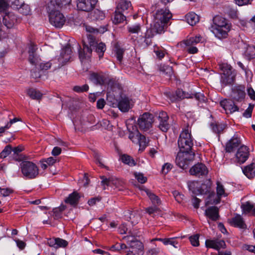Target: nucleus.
<instances>
[{"label":"nucleus","instance_id":"nucleus-1","mask_svg":"<svg viewBox=\"0 0 255 255\" xmlns=\"http://www.w3.org/2000/svg\"><path fill=\"white\" fill-rule=\"evenodd\" d=\"M172 17V13L166 8L157 10L154 14L153 23L151 25L149 31H152L153 34L161 33L164 31V28L167 27Z\"/></svg>","mask_w":255,"mask_h":255},{"label":"nucleus","instance_id":"nucleus-2","mask_svg":"<svg viewBox=\"0 0 255 255\" xmlns=\"http://www.w3.org/2000/svg\"><path fill=\"white\" fill-rule=\"evenodd\" d=\"M212 20L213 24L210 28L211 31L219 39L226 38L231 30V23L228 19L219 15L215 16Z\"/></svg>","mask_w":255,"mask_h":255},{"label":"nucleus","instance_id":"nucleus-3","mask_svg":"<svg viewBox=\"0 0 255 255\" xmlns=\"http://www.w3.org/2000/svg\"><path fill=\"white\" fill-rule=\"evenodd\" d=\"M83 27L86 31L89 33L87 34V41L83 40V49L79 51V56L80 59H84L88 54L90 55L92 52V46H93L95 43V35L99 33L97 28L93 27L91 26L84 24Z\"/></svg>","mask_w":255,"mask_h":255},{"label":"nucleus","instance_id":"nucleus-4","mask_svg":"<svg viewBox=\"0 0 255 255\" xmlns=\"http://www.w3.org/2000/svg\"><path fill=\"white\" fill-rule=\"evenodd\" d=\"M177 142L180 151L193 152L192 151L194 145L193 138L191 135V129L188 126L183 128L181 132Z\"/></svg>","mask_w":255,"mask_h":255},{"label":"nucleus","instance_id":"nucleus-5","mask_svg":"<svg viewBox=\"0 0 255 255\" xmlns=\"http://www.w3.org/2000/svg\"><path fill=\"white\" fill-rule=\"evenodd\" d=\"M23 177L26 179L36 178L39 174V168L35 163L30 161H23L19 165Z\"/></svg>","mask_w":255,"mask_h":255},{"label":"nucleus","instance_id":"nucleus-6","mask_svg":"<svg viewBox=\"0 0 255 255\" xmlns=\"http://www.w3.org/2000/svg\"><path fill=\"white\" fill-rule=\"evenodd\" d=\"M50 23L56 28L62 27L66 21L64 15L55 8H50L47 7Z\"/></svg>","mask_w":255,"mask_h":255},{"label":"nucleus","instance_id":"nucleus-7","mask_svg":"<svg viewBox=\"0 0 255 255\" xmlns=\"http://www.w3.org/2000/svg\"><path fill=\"white\" fill-rule=\"evenodd\" d=\"M132 237L125 236L124 239L126 240L129 247L132 248V251H129L127 255H140V253L142 251L140 250L142 247V244L140 242L137 241L135 237H137V234L136 233H131Z\"/></svg>","mask_w":255,"mask_h":255},{"label":"nucleus","instance_id":"nucleus-8","mask_svg":"<svg viewBox=\"0 0 255 255\" xmlns=\"http://www.w3.org/2000/svg\"><path fill=\"white\" fill-rule=\"evenodd\" d=\"M194 152H182L180 151L178 153L175 162L176 164L181 168L186 169L190 162L193 161L195 158Z\"/></svg>","mask_w":255,"mask_h":255},{"label":"nucleus","instance_id":"nucleus-9","mask_svg":"<svg viewBox=\"0 0 255 255\" xmlns=\"http://www.w3.org/2000/svg\"><path fill=\"white\" fill-rule=\"evenodd\" d=\"M203 38L200 35L190 37L183 41L186 45L187 52L189 54H196L198 52V49L196 46L197 44L202 42Z\"/></svg>","mask_w":255,"mask_h":255},{"label":"nucleus","instance_id":"nucleus-10","mask_svg":"<svg viewBox=\"0 0 255 255\" xmlns=\"http://www.w3.org/2000/svg\"><path fill=\"white\" fill-rule=\"evenodd\" d=\"M153 122V115L149 113H144L138 118L137 125L141 130L147 131L151 128Z\"/></svg>","mask_w":255,"mask_h":255},{"label":"nucleus","instance_id":"nucleus-11","mask_svg":"<svg viewBox=\"0 0 255 255\" xmlns=\"http://www.w3.org/2000/svg\"><path fill=\"white\" fill-rule=\"evenodd\" d=\"M98 0H78L77 7L78 10L89 12L93 10Z\"/></svg>","mask_w":255,"mask_h":255},{"label":"nucleus","instance_id":"nucleus-12","mask_svg":"<svg viewBox=\"0 0 255 255\" xmlns=\"http://www.w3.org/2000/svg\"><path fill=\"white\" fill-rule=\"evenodd\" d=\"M249 148L247 146L242 145L238 148L236 154V161L240 164H243L249 158Z\"/></svg>","mask_w":255,"mask_h":255},{"label":"nucleus","instance_id":"nucleus-13","mask_svg":"<svg viewBox=\"0 0 255 255\" xmlns=\"http://www.w3.org/2000/svg\"><path fill=\"white\" fill-rule=\"evenodd\" d=\"M157 119L158 121V128L163 132H167L170 126L168 123L169 117L165 112H159Z\"/></svg>","mask_w":255,"mask_h":255},{"label":"nucleus","instance_id":"nucleus-14","mask_svg":"<svg viewBox=\"0 0 255 255\" xmlns=\"http://www.w3.org/2000/svg\"><path fill=\"white\" fill-rule=\"evenodd\" d=\"M72 56V50L71 46L67 44L61 50L60 54L58 58L60 64L62 66L68 62Z\"/></svg>","mask_w":255,"mask_h":255},{"label":"nucleus","instance_id":"nucleus-15","mask_svg":"<svg viewBox=\"0 0 255 255\" xmlns=\"http://www.w3.org/2000/svg\"><path fill=\"white\" fill-rule=\"evenodd\" d=\"M189 172L192 175L200 177L207 175L208 170L204 164L200 163L192 166L190 169Z\"/></svg>","mask_w":255,"mask_h":255},{"label":"nucleus","instance_id":"nucleus-16","mask_svg":"<svg viewBox=\"0 0 255 255\" xmlns=\"http://www.w3.org/2000/svg\"><path fill=\"white\" fill-rule=\"evenodd\" d=\"M90 80L95 85H102L107 82L108 79L106 75L102 73L92 72L89 75Z\"/></svg>","mask_w":255,"mask_h":255},{"label":"nucleus","instance_id":"nucleus-17","mask_svg":"<svg viewBox=\"0 0 255 255\" xmlns=\"http://www.w3.org/2000/svg\"><path fill=\"white\" fill-rule=\"evenodd\" d=\"M101 179H102L101 182L102 185L104 187V189H106V186H109L114 185L116 187H120L123 186L124 182L115 177H110L109 178H106L105 176H101Z\"/></svg>","mask_w":255,"mask_h":255},{"label":"nucleus","instance_id":"nucleus-18","mask_svg":"<svg viewBox=\"0 0 255 255\" xmlns=\"http://www.w3.org/2000/svg\"><path fill=\"white\" fill-rule=\"evenodd\" d=\"M245 87L242 86H235L232 89V97L237 102H241L245 97Z\"/></svg>","mask_w":255,"mask_h":255},{"label":"nucleus","instance_id":"nucleus-19","mask_svg":"<svg viewBox=\"0 0 255 255\" xmlns=\"http://www.w3.org/2000/svg\"><path fill=\"white\" fill-rule=\"evenodd\" d=\"M221 106L225 110L227 114H232L239 111V108L234 102L230 100L225 99L220 102Z\"/></svg>","mask_w":255,"mask_h":255},{"label":"nucleus","instance_id":"nucleus-20","mask_svg":"<svg viewBox=\"0 0 255 255\" xmlns=\"http://www.w3.org/2000/svg\"><path fill=\"white\" fill-rule=\"evenodd\" d=\"M118 108L123 112H127L133 106L131 100L126 96H121L118 102Z\"/></svg>","mask_w":255,"mask_h":255},{"label":"nucleus","instance_id":"nucleus-21","mask_svg":"<svg viewBox=\"0 0 255 255\" xmlns=\"http://www.w3.org/2000/svg\"><path fill=\"white\" fill-rule=\"evenodd\" d=\"M207 248H212L216 250H220L221 248H225L226 244L222 240H207L205 242Z\"/></svg>","mask_w":255,"mask_h":255},{"label":"nucleus","instance_id":"nucleus-22","mask_svg":"<svg viewBox=\"0 0 255 255\" xmlns=\"http://www.w3.org/2000/svg\"><path fill=\"white\" fill-rule=\"evenodd\" d=\"M241 143V139L239 137L234 136L226 145L225 150L227 152H232L234 151Z\"/></svg>","mask_w":255,"mask_h":255},{"label":"nucleus","instance_id":"nucleus-23","mask_svg":"<svg viewBox=\"0 0 255 255\" xmlns=\"http://www.w3.org/2000/svg\"><path fill=\"white\" fill-rule=\"evenodd\" d=\"M16 21V17L12 12H5L3 17V23L7 28H12Z\"/></svg>","mask_w":255,"mask_h":255},{"label":"nucleus","instance_id":"nucleus-24","mask_svg":"<svg viewBox=\"0 0 255 255\" xmlns=\"http://www.w3.org/2000/svg\"><path fill=\"white\" fill-rule=\"evenodd\" d=\"M205 215L209 220L216 221L219 218V209L216 206L208 207L205 210Z\"/></svg>","mask_w":255,"mask_h":255},{"label":"nucleus","instance_id":"nucleus-25","mask_svg":"<svg viewBox=\"0 0 255 255\" xmlns=\"http://www.w3.org/2000/svg\"><path fill=\"white\" fill-rule=\"evenodd\" d=\"M242 168L243 173L248 178L251 179L255 177V161Z\"/></svg>","mask_w":255,"mask_h":255},{"label":"nucleus","instance_id":"nucleus-26","mask_svg":"<svg viewBox=\"0 0 255 255\" xmlns=\"http://www.w3.org/2000/svg\"><path fill=\"white\" fill-rule=\"evenodd\" d=\"M241 208L243 214L255 216V206L249 201L242 203Z\"/></svg>","mask_w":255,"mask_h":255},{"label":"nucleus","instance_id":"nucleus-27","mask_svg":"<svg viewBox=\"0 0 255 255\" xmlns=\"http://www.w3.org/2000/svg\"><path fill=\"white\" fill-rule=\"evenodd\" d=\"M23 149V146L21 145L15 147L13 148H12V158L15 161L22 162L25 159V156L21 153Z\"/></svg>","mask_w":255,"mask_h":255},{"label":"nucleus","instance_id":"nucleus-28","mask_svg":"<svg viewBox=\"0 0 255 255\" xmlns=\"http://www.w3.org/2000/svg\"><path fill=\"white\" fill-rule=\"evenodd\" d=\"M185 98H193V96L191 94L186 93L181 89H177L175 93L173 94V97H170V100L173 102Z\"/></svg>","mask_w":255,"mask_h":255},{"label":"nucleus","instance_id":"nucleus-29","mask_svg":"<svg viewBox=\"0 0 255 255\" xmlns=\"http://www.w3.org/2000/svg\"><path fill=\"white\" fill-rule=\"evenodd\" d=\"M132 9L131 2L128 0H119L117 2V9L123 12H127Z\"/></svg>","mask_w":255,"mask_h":255},{"label":"nucleus","instance_id":"nucleus-30","mask_svg":"<svg viewBox=\"0 0 255 255\" xmlns=\"http://www.w3.org/2000/svg\"><path fill=\"white\" fill-rule=\"evenodd\" d=\"M80 196L77 192H73L69 194L68 197L65 199V202L70 205L75 207L79 203Z\"/></svg>","mask_w":255,"mask_h":255},{"label":"nucleus","instance_id":"nucleus-31","mask_svg":"<svg viewBox=\"0 0 255 255\" xmlns=\"http://www.w3.org/2000/svg\"><path fill=\"white\" fill-rule=\"evenodd\" d=\"M71 0H52L48 3V5L50 8H55L58 9L63 6L70 3Z\"/></svg>","mask_w":255,"mask_h":255},{"label":"nucleus","instance_id":"nucleus-32","mask_svg":"<svg viewBox=\"0 0 255 255\" xmlns=\"http://www.w3.org/2000/svg\"><path fill=\"white\" fill-rule=\"evenodd\" d=\"M231 224L235 227L241 229H245L246 228V225L243 220V218L240 215H237L233 217L231 221Z\"/></svg>","mask_w":255,"mask_h":255},{"label":"nucleus","instance_id":"nucleus-33","mask_svg":"<svg viewBox=\"0 0 255 255\" xmlns=\"http://www.w3.org/2000/svg\"><path fill=\"white\" fill-rule=\"evenodd\" d=\"M235 79V75L233 73L230 74H222L221 79V82L224 86L232 84Z\"/></svg>","mask_w":255,"mask_h":255},{"label":"nucleus","instance_id":"nucleus-34","mask_svg":"<svg viewBox=\"0 0 255 255\" xmlns=\"http://www.w3.org/2000/svg\"><path fill=\"white\" fill-rule=\"evenodd\" d=\"M212 186V182L210 180H206L198 187L197 191L201 194H206L210 192Z\"/></svg>","mask_w":255,"mask_h":255},{"label":"nucleus","instance_id":"nucleus-35","mask_svg":"<svg viewBox=\"0 0 255 255\" xmlns=\"http://www.w3.org/2000/svg\"><path fill=\"white\" fill-rule=\"evenodd\" d=\"M187 22L191 25H194L199 21V17L195 13L191 12L185 15Z\"/></svg>","mask_w":255,"mask_h":255},{"label":"nucleus","instance_id":"nucleus-36","mask_svg":"<svg viewBox=\"0 0 255 255\" xmlns=\"http://www.w3.org/2000/svg\"><path fill=\"white\" fill-rule=\"evenodd\" d=\"M144 191L154 205L157 206L161 204V201L159 197L153 192H152L151 191L146 189L144 190Z\"/></svg>","mask_w":255,"mask_h":255},{"label":"nucleus","instance_id":"nucleus-37","mask_svg":"<svg viewBox=\"0 0 255 255\" xmlns=\"http://www.w3.org/2000/svg\"><path fill=\"white\" fill-rule=\"evenodd\" d=\"M93 47H95V51L99 55V58H102L106 50V46L105 44L103 42L97 44L96 41H95V44Z\"/></svg>","mask_w":255,"mask_h":255},{"label":"nucleus","instance_id":"nucleus-38","mask_svg":"<svg viewBox=\"0 0 255 255\" xmlns=\"http://www.w3.org/2000/svg\"><path fill=\"white\" fill-rule=\"evenodd\" d=\"M120 159L124 163L129 166H134L136 164L134 159L131 156L127 154H122L120 157Z\"/></svg>","mask_w":255,"mask_h":255},{"label":"nucleus","instance_id":"nucleus-39","mask_svg":"<svg viewBox=\"0 0 255 255\" xmlns=\"http://www.w3.org/2000/svg\"><path fill=\"white\" fill-rule=\"evenodd\" d=\"M66 206L61 205L58 208H55L53 210V216L54 219H59L62 217V212L66 209Z\"/></svg>","mask_w":255,"mask_h":255},{"label":"nucleus","instance_id":"nucleus-40","mask_svg":"<svg viewBox=\"0 0 255 255\" xmlns=\"http://www.w3.org/2000/svg\"><path fill=\"white\" fill-rule=\"evenodd\" d=\"M27 93L31 99L34 100H39L42 96L40 91L33 88L28 90Z\"/></svg>","mask_w":255,"mask_h":255},{"label":"nucleus","instance_id":"nucleus-41","mask_svg":"<svg viewBox=\"0 0 255 255\" xmlns=\"http://www.w3.org/2000/svg\"><path fill=\"white\" fill-rule=\"evenodd\" d=\"M217 195L219 198V201L216 202V204H218L220 202V198L222 196H226L227 195L225 193V188L223 185L220 182H217V188H216Z\"/></svg>","mask_w":255,"mask_h":255},{"label":"nucleus","instance_id":"nucleus-42","mask_svg":"<svg viewBox=\"0 0 255 255\" xmlns=\"http://www.w3.org/2000/svg\"><path fill=\"white\" fill-rule=\"evenodd\" d=\"M219 69L222 71L223 74L233 73L232 66L227 63H219Z\"/></svg>","mask_w":255,"mask_h":255},{"label":"nucleus","instance_id":"nucleus-43","mask_svg":"<svg viewBox=\"0 0 255 255\" xmlns=\"http://www.w3.org/2000/svg\"><path fill=\"white\" fill-rule=\"evenodd\" d=\"M245 56L251 60L255 58V46L254 45H249L245 52Z\"/></svg>","mask_w":255,"mask_h":255},{"label":"nucleus","instance_id":"nucleus-44","mask_svg":"<svg viewBox=\"0 0 255 255\" xmlns=\"http://www.w3.org/2000/svg\"><path fill=\"white\" fill-rule=\"evenodd\" d=\"M122 12V11L119 10L115 11L113 20L114 23H122L126 20V17Z\"/></svg>","mask_w":255,"mask_h":255},{"label":"nucleus","instance_id":"nucleus-45","mask_svg":"<svg viewBox=\"0 0 255 255\" xmlns=\"http://www.w3.org/2000/svg\"><path fill=\"white\" fill-rule=\"evenodd\" d=\"M136 137L137 138L140 147L145 148L147 145L148 140H147L144 135H142L139 132H137Z\"/></svg>","mask_w":255,"mask_h":255},{"label":"nucleus","instance_id":"nucleus-46","mask_svg":"<svg viewBox=\"0 0 255 255\" xmlns=\"http://www.w3.org/2000/svg\"><path fill=\"white\" fill-rule=\"evenodd\" d=\"M119 232L121 234H128V235L127 236H130L132 237V235L131 234V233H136L137 234V236H139L138 233L137 232H135L134 230L131 231L129 230L128 231V228L127 227V225L125 224H122L119 228Z\"/></svg>","mask_w":255,"mask_h":255},{"label":"nucleus","instance_id":"nucleus-47","mask_svg":"<svg viewBox=\"0 0 255 255\" xmlns=\"http://www.w3.org/2000/svg\"><path fill=\"white\" fill-rule=\"evenodd\" d=\"M117 60L121 62L123 59V55L125 52L124 49L121 48L118 45H116L114 50Z\"/></svg>","mask_w":255,"mask_h":255},{"label":"nucleus","instance_id":"nucleus-48","mask_svg":"<svg viewBox=\"0 0 255 255\" xmlns=\"http://www.w3.org/2000/svg\"><path fill=\"white\" fill-rule=\"evenodd\" d=\"M12 152V146L8 144L5 146L4 149L0 153V158H4L6 157Z\"/></svg>","mask_w":255,"mask_h":255},{"label":"nucleus","instance_id":"nucleus-49","mask_svg":"<svg viewBox=\"0 0 255 255\" xmlns=\"http://www.w3.org/2000/svg\"><path fill=\"white\" fill-rule=\"evenodd\" d=\"M176 239L177 238H164L163 244L164 245H170L175 248H177V245L178 244V243L176 241Z\"/></svg>","mask_w":255,"mask_h":255},{"label":"nucleus","instance_id":"nucleus-50","mask_svg":"<svg viewBox=\"0 0 255 255\" xmlns=\"http://www.w3.org/2000/svg\"><path fill=\"white\" fill-rule=\"evenodd\" d=\"M141 29L139 24H136L128 27V31L130 33H138Z\"/></svg>","mask_w":255,"mask_h":255},{"label":"nucleus","instance_id":"nucleus-51","mask_svg":"<svg viewBox=\"0 0 255 255\" xmlns=\"http://www.w3.org/2000/svg\"><path fill=\"white\" fill-rule=\"evenodd\" d=\"M211 127L212 128L213 131L215 133H220L224 129V127L223 125H220L217 123H212L211 124Z\"/></svg>","mask_w":255,"mask_h":255},{"label":"nucleus","instance_id":"nucleus-52","mask_svg":"<svg viewBox=\"0 0 255 255\" xmlns=\"http://www.w3.org/2000/svg\"><path fill=\"white\" fill-rule=\"evenodd\" d=\"M150 29L147 30L146 33L145 35L144 42L146 43V45L147 46H148L151 44V40L150 39V38L153 37L154 35L157 34H153V32L152 31H149L148 32V31Z\"/></svg>","mask_w":255,"mask_h":255},{"label":"nucleus","instance_id":"nucleus-53","mask_svg":"<svg viewBox=\"0 0 255 255\" xmlns=\"http://www.w3.org/2000/svg\"><path fill=\"white\" fill-rule=\"evenodd\" d=\"M160 70L169 77H171L173 74L172 68L169 66H163Z\"/></svg>","mask_w":255,"mask_h":255},{"label":"nucleus","instance_id":"nucleus-54","mask_svg":"<svg viewBox=\"0 0 255 255\" xmlns=\"http://www.w3.org/2000/svg\"><path fill=\"white\" fill-rule=\"evenodd\" d=\"M73 90L77 93L87 92L89 90V86L87 84H85L82 86H75L73 88Z\"/></svg>","mask_w":255,"mask_h":255},{"label":"nucleus","instance_id":"nucleus-55","mask_svg":"<svg viewBox=\"0 0 255 255\" xmlns=\"http://www.w3.org/2000/svg\"><path fill=\"white\" fill-rule=\"evenodd\" d=\"M199 237L198 234L190 237L189 240L192 246L198 247L199 245Z\"/></svg>","mask_w":255,"mask_h":255},{"label":"nucleus","instance_id":"nucleus-56","mask_svg":"<svg viewBox=\"0 0 255 255\" xmlns=\"http://www.w3.org/2000/svg\"><path fill=\"white\" fill-rule=\"evenodd\" d=\"M159 209L155 206V207H150L145 209V211L150 215L154 216L155 213L159 212Z\"/></svg>","mask_w":255,"mask_h":255},{"label":"nucleus","instance_id":"nucleus-57","mask_svg":"<svg viewBox=\"0 0 255 255\" xmlns=\"http://www.w3.org/2000/svg\"><path fill=\"white\" fill-rule=\"evenodd\" d=\"M254 107V105L251 104H249V107L243 113V116L247 118L252 117V112Z\"/></svg>","mask_w":255,"mask_h":255},{"label":"nucleus","instance_id":"nucleus-58","mask_svg":"<svg viewBox=\"0 0 255 255\" xmlns=\"http://www.w3.org/2000/svg\"><path fill=\"white\" fill-rule=\"evenodd\" d=\"M68 245V242L62 239L56 238V248H64Z\"/></svg>","mask_w":255,"mask_h":255},{"label":"nucleus","instance_id":"nucleus-59","mask_svg":"<svg viewBox=\"0 0 255 255\" xmlns=\"http://www.w3.org/2000/svg\"><path fill=\"white\" fill-rule=\"evenodd\" d=\"M134 175L135 178L140 183H144L147 181V178L146 177L144 176L143 174L140 173H134Z\"/></svg>","mask_w":255,"mask_h":255},{"label":"nucleus","instance_id":"nucleus-60","mask_svg":"<svg viewBox=\"0 0 255 255\" xmlns=\"http://www.w3.org/2000/svg\"><path fill=\"white\" fill-rule=\"evenodd\" d=\"M13 192V190L10 188H0V193L3 197H6Z\"/></svg>","mask_w":255,"mask_h":255},{"label":"nucleus","instance_id":"nucleus-61","mask_svg":"<svg viewBox=\"0 0 255 255\" xmlns=\"http://www.w3.org/2000/svg\"><path fill=\"white\" fill-rule=\"evenodd\" d=\"M9 7V4L6 0H0V12H5Z\"/></svg>","mask_w":255,"mask_h":255},{"label":"nucleus","instance_id":"nucleus-62","mask_svg":"<svg viewBox=\"0 0 255 255\" xmlns=\"http://www.w3.org/2000/svg\"><path fill=\"white\" fill-rule=\"evenodd\" d=\"M2 121H3V123L5 124L6 128L9 129L13 123L18 121V119L17 118H14L8 121L7 120L3 118L2 119Z\"/></svg>","mask_w":255,"mask_h":255},{"label":"nucleus","instance_id":"nucleus-63","mask_svg":"<svg viewBox=\"0 0 255 255\" xmlns=\"http://www.w3.org/2000/svg\"><path fill=\"white\" fill-rule=\"evenodd\" d=\"M172 165L169 163H165L162 167L161 172L163 174H167L172 168Z\"/></svg>","mask_w":255,"mask_h":255},{"label":"nucleus","instance_id":"nucleus-64","mask_svg":"<svg viewBox=\"0 0 255 255\" xmlns=\"http://www.w3.org/2000/svg\"><path fill=\"white\" fill-rule=\"evenodd\" d=\"M160 250L158 248H154L149 250L146 252V255H157L160 253Z\"/></svg>","mask_w":255,"mask_h":255}]
</instances>
